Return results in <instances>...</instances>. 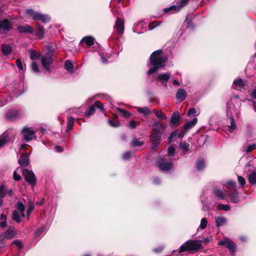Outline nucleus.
I'll return each mask as SVG.
<instances>
[{
  "mask_svg": "<svg viewBox=\"0 0 256 256\" xmlns=\"http://www.w3.org/2000/svg\"><path fill=\"white\" fill-rule=\"evenodd\" d=\"M44 228H41L36 231L34 234H35L36 236H39L41 234H42L44 232Z\"/></svg>",
  "mask_w": 256,
  "mask_h": 256,
  "instance_id": "nucleus-61",
  "label": "nucleus"
},
{
  "mask_svg": "<svg viewBox=\"0 0 256 256\" xmlns=\"http://www.w3.org/2000/svg\"><path fill=\"white\" fill-rule=\"evenodd\" d=\"M18 30L20 33H29L30 34H33L34 32L33 28L29 25L19 26L18 28Z\"/></svg>",
  "mask_w": 256,
  "mask_h": 256,
  "instance_id": "nucleus-17",
  "label": "nucleus"
},
{
  "mask_svg": "<svg viewBox=\"0 0 256 256\" xmlns=\"http://www.w3.org/2000/svg\"><path fill=\"white\" fill-rule=\"evenodd\" d=\"M108 124L112 127L117 128L120 125V123L118 122L116 123L114 122L111 120H109L108 121Z\"/></svg>",
  "mask_w": 256,
  "mask_h": 256,
  "instance_id": "nucleus-56",
  "label": "nucleus"
},
{
  "mask_svg": "<svg viewBox=\"0 0 256 256\" xmlns=\"http://www.w3.org/2000/svg\"><path fill=\"white\" fill-rule=\"evenodd\" d=\"M156 166L162 171H167L172 168V162H167L164 158H158L156 160Z\"/></svg>",
  "mask_w": 256,
  "mask_h": 256,
  "instance_id": "nucleus-12",
  "label": "nucleus"
},
{
  "mask_svg": "<svg viewBox=\"0 0 256 256\" xmlns=\"http://www.w3.org/2000/svg\"><path fill=\"white\" fill-rule=\"evenodd\" d=\"M156 24H155L153 22H152V23H150L149 24H148V28L150 30H152V29H154L155 27H156V26H158L160 22H156Z\"/></svg>",
  "mask_w": 256,
  "mask_h": 256,
  "instance_id": "nucleus-59",
  "label": "nucleus"
},
{
  "mask_svg": "<svg viewBox=\"0 0 256 256\" xmlns=\"http://www.w3.org/2000/svg\"><path fill=\"white\" fill-rule=\"evenodd\" d=\"M196 110L194 108H190L189 109L187 112V115L188 116H194L196 114Z\"/></svg>",
  "mask_w": 256,
  "mask_h": 256,
  "instance_id": "nucleus-57",
  "label": "nucleus"
},
{
  "mask_svg": "<svg viewBox=\"0 0 256 256\" xmlns=\"http://www.w3.org/2000/svg\"><path fill=\"white\" fill-rule=\"evenodd\" d=\"M216 225L217 227H220L224 226L227 220L224 216H218L216 218Z\"/></svg>",
  "mask_w": 256,
  "mask_h": 256,
  "instance_id": "nucleus-24",
  "label": "nucleus"
},
{
  "mask_svg": "<svg viewBox=\"0 0 256 256\" xmlns=\"http://www.w3.org/2000/svg\"><path fill=\"white\" fill-rule=\"evenodd\" d=\"M198 122V118H194L192 120L187 122L178 132L177 130V137L182 138L189 130L194 128Z\"/></svg>",
  "mask_w": 256,
  "mask_h": 256,
  "instance_id": "nucleus-5",
  "label": "nucleus"
},
{
  "mask_svg": "<svg viewBox=\"0 0 256 256\" xmlns=\"http://www.w3.org/2000/svg\"><path fill=\"white\" fill-rule=\"evenodd\" d=\"M190 0H180L177 2V12L187 4Z\"/></svg>",
  "mask_w": 256,
  "mask_h": 256,
  "instance_id": "nucleus-42",
  "label": "nucleus"
},
{
  "mask_svg": "<svg viewBox=\"0 0 256 256\" xmlns=\"http://www.w3.org/2000/svg\"><path fill=\"white\" fill-rule=\"evenodd\" d=\"M228 116L230 121V125L228 126V132H232L234 130L236 129V124L234 116Z\"/></svg>",
  "mask_w": 256,
  "mask_h": 256,
  "instance_id": "nucleus-21",
  "label": "nucleus"
},
{
  "mask_svg": "<svg viewBox=\"0 0 256 256\" xmlns=\"http://www.w3.org/2000/svg\"><path fill=\"white\" fill-rule=\"evenodd\" d=\"M238 180L241 186H244L246 184V180L242 176H238Z\"/></svg>",
  "mask_w": 256,
  "mask_h": 256,
  "instance_id": "nucleus-53",
  "label": "nucleus"
},
{
  "mask_svg": "<svg viewBox=\"0 0 256 256\" xmlns=\"http://www.w3.org/2000/svg\"><path fill=\"white\" fill-rule=\"evenodd\" d=\"M250 94L252 98H256V88L252 89Z\"/></svg>",
  "mask_w": 256,
  "mask_h": 256,
  "instance_id": "nucleus-64",
  "label": "nucleus"
},
{
  "mask_svg": "<svg viewBox=\"0 0 256 256\" xmlns=\"http://www.w3.org/2000/svg\"><path fill=\"white\" fill-rule=\"evenodd\" d=\"M8 141V134L6 132L0 136V148L4 146Z\"/></svg>",
  "mask_w": 256,
  "mask_h": 256,
  "instance_id": "nucleus-28",
  "label": "nucleus"
},
{
  "mask_svg": "<svg viewBox=\"0 0 256 256\" xmlns=\"http://www.w3.org/2000/svg\"><path fill=\"white\" fill-rule=\"evenodd\" d=\"M19 115V112L17 110H9L6 114V117L8 119H14L17 118Z\"/></svg>",
  "mask_w": 256,
  "mask_h": 256,
  "instance_id": "nucleus-23",
  "label": "nucleus"
},
{
  "mask_svg": "<svg viewBox=\"0 0 256 256\" xmlns=\"http://www.w3.org/2000/svg\"><path fill=\"white\" fill-rule=\"evenodd\" d=\"M137 110L139 113L143 114L145 116H148L151 112L150 109L148 107H138Z\"/></svg>",
  "mask_w": 256,
  "mask_h": 256,
  "instance_id": "nucleus-35",
  "label": "nucleus"
},
{
  "mask_svg": "<svg viewBox=\"0 0 256 256\" xmlns=\"http://www.w3.org/2000/svg\"><path fill=\"white\" fill-rule=\"evenodd\" d=\"M175 124H176V112H174L172 114L170 122V125L172 126H174Z\"/></svg>",
  "mask_w": 256,
  "mask_h": 256,
  "instance_id": "nucleus-51",
  "label": "nucleus"
},
{
  "mask_svg": "<svg viewBox=\"0 0 256 256\" xmlns=\"http://www.w3.org/2000/svg\"><path fill=\"white\" fill-rule=\"evenodd\" d=\"M170 77L169 73L161 74L158 76V79L160 81H168Z\"/></svg>",
  "mask_w": 256,
  "mask_h": 256,
  "instance_id": "nucleus-39",
  "label": "nucleus"
},
{
  "mask_svg": "<svg viewBox=\"0 0 256 256\" xmlns=\"http://www.w3.org/2000/svg\"><path fill=\"white\" fill-rule=\"evenodd\" d=\"M234 193H229L228 196L230 198V201L234 203H238L239 202L238 194L236 190Z\"/></svg>",
  "mask_w": 256,
  "mask_h": 256,
  "instance_id": "nucleus-29",
  "label": "nucleus"
},
{
  "mask_svg": "<svg viewBox=\"0 0 256 256\" xmlns=\"http://www.w3.org/2000/svg\"><path fill=\"white\" fill-rule=\"evenodd\" d=\"M16 208L20 213V216H22V218H24L25 216V214H24L25 210V206L22 202H18L16 205Z\"/></svg>",
  "mask_w": 256,
  "mask_h": 256,
  "instance_id": "nucleus-25",
  "label": "nucleus"
},
{
  "mask_svg": "<svg viewBox=\"0 0 256 256\" xmlns=\"http://www.w3.org/2000/svg\"><path fill=\"white\" fill-rule=\"evenodd\" d=\"M1 50L4 55H8L12 52V48L9 44H4L2 45Z\"/></svg>",
  "mask_w": 256,
  "mask_h": 256,
  "instance_id": "nucleus-22",
  "label": "nucleus"
},
{
  "mask_svg": "<svg viewBox=\"0 0 256 256\" xmlns=\"http://www.w3.org/2000/svg\"><path fill=\"white\" fill-rule=\"evenodd\" d=\"M241 101L237 96H234L227 103V114L228 116L235 115L239 118L240 116Z\"/></svg>",
  "mask_w": 256,
  "mask_h": 256,
  "instance_id": "nucleus-3",
  "label": "nucleus"
},
{
  "mask_svg": "<svg viewBox=\"0 0 256 256\" xmlns=\"http://www.w3.org/2000/svg\"><path fill=\"white\" fill-rule=\"evenodd\" d=\"M22 172L24 176L25 180L30 184L33 186L36 184V178L32 170L23 169Z\"/></svg>",
  "mask_w": 256,
  "mask_h": 256,
  "instance_id": "nucleus-10",
  "label": "nucleus"
},
{
  "mask_svg": "<svg viewBox=\"0 0 256 256\" xmlns=\"http://www.w3.org/2000/svg\"><path fill=\"white\" fill-rule=\"evenodd\" d=\"M6 196V193L4 190V185H1L0 186V198L2 199Z\"/></svg>",
  "mask_w": 256,
  "mask_h": 256,
  "instance_id": "nucleus-55",
  "label": "nucleus"
},
{
  "mask_svg": "<svg viewBox=\"0 0 256 256\" xmlns=\"http://www.w3.org/2000/svg\"><path fill=\"white\" fill-rule=\"evenodd\" d=\"M16 234L14 228L13 227H10L8 230L6 232L4 236V238L6 239H11L13 238Z\"/></svg>",
  "mask_w": 256,
  "mask_h": 256,
  "instance_id": "nucleus-19",
  "label": "nucleus"
},
{
  "mask_svg": "<svg viewBox=\"0 0 256 256\" xmlns=\"http://www.w3.org/2000/svg\"><path fill=\"white\" fill-rule=\"evenodd\" d=\"M175 146L174 145L170 146L168 150V156H173L175 154Z\"/></svg>",
  "mask_w": 256,
  "mask_h": 256,
  "instance_id": "nucleus-46",
  "label": "nucleus"
},
{
  "mask_svg": "<svg viewBox=\"0 0 256 256\" xmlns=\"http://www.w3.org/2000/svg\"><path fill=\"white\" fill-rule=\"evenodd\" d=\"M34 205L32 203L30 204L28 206V208L27 210V218H28V219L29 218L30 215V213L32 212V211L34 210Z\"/></svg>",
  "mask_w": 256,
  "mask_h": 256,
  "instance_id": "nucleus-52",
  "label": "nucleus"
},
{
  "mask_svg": "<svg viewBox=\"0 0 256 256\" xmlns=\"http://www.w3.org/2000/svg\"><path fill=\"white\" fill-rule=\"evenodd\" d=\"M189 147L190 145L188 144L185 142H181L180 144L179 148L182 150L183 154H186L188 152Z\"/></svg>",
  "mask_w": 256,
  "mask_h": 256,
  "instance_id": "nucleus-27",
  "label": "nucleus"
},
{
  "mask_svg": "<svg viewBox=\"0 0 256 256\" xmlns=\"http://www.w3.org/2000/svg\"><path fill=\"white\" fill-rule=\"evenodd\" d=\"M164 12H169L174 13L175 11H176V6L172 5L169 8H165L164 9Z\"/></svg>",
  "mask_w": 256,
  "mask_h": 256,
  "instance_id": "nucleus-50",
  "label": "nucleus"
},
{
  "mask_svg": "<svg viewBox=\"0 0 256 256\" xmlns=\"http://www.w3.org/2000/svg\"><path fill=\"white\" fill-rule=\"evenodd\" d=\"M217 208L218 210L228 211L230 210V206L228 204H219L217 206Z\"/></svg>",
  "mask_w": 256,
  "mask_h": 256,
  "instance_id": "nucleus-49",
  "label": "nucleus"
},
{
  "mask_svg": "<svg viewBox=\"0 0 256 256\" xmlns=\"http://www.w3.org/2000/svg\"><path fill=\"white\" fill-rule=\"evenodd\" d=\"M224 185L226 186V188L230 190L236 191V185L234 182L229 180L226 182Z\"/></svg>",
  "mask_w": 256,
  "mask_h": 256,
  "instance_id": "nucleus-37",
  "label": "nucleus"
},
{
  "mask_svg": "<svg viewBox=\"0 0 256 256\" xmlns=\"http://www.w3.org/2000/svg\"><path fill=\"white\" fill-rule=\"evenodd\" d=\"M26 13L35 20H40L44 23H46L50 20V17L48 15L36 12L32 9L26 10Z\"/></svg>",
  "mask_w": 256,
  "mask_h": 256,
  "instance_id": "nucleus-7",
  "label": "nucleus"
},
{
  "mask_svg": "<svg viewBox=\"0 0 256 256\" xmlns=\"http://www.w3.org/2000/svg\"><path fill=\"white\" fill-rule=\"evenodd\" d=\"M202 248V241L199 240H190L184 242L179 248L178 253L188 252L194 254Z\"/></svg>",
  "mask_w": 256,
  "mask_h": 256,
  "instance_id": "nucleus-4",
  "label": "nucleus"
},
{
  "mask_svg": "<svg viewBox=\"0 0 256 256\" xmlns=\"http://www.w3.org/2000/svg\"><path fill=\"white\" fill-rule=\"evenodd\" d=\"M12 28V23L8 20H0V33H4L11 30Z\"/></svg>",
  "mask_w": 256,
  "mask_h": 256,
  "instance_id": "nucleus-13",
  "label": "nucleus"
},
{
  "mask_svg": "<svg viewBox=\"0 0 256 256\" xmlns=\"http://www.w3.org/2000/svg\"><path fill=\"white\" fill-rule=\"evenodd\" d=\"M22 216H20V213L18 214V212L17 210H14L12 212V218L13 220L16 221L18 223H20L21 222V218Z\"/></svg>",
  "mask_w": 256,
  "mask_h": 256,
  "instance_id": "nucleus-33",
  "label": "nucleus"
},
{
  "mask_svg": "<svg viewBox=\"0 0 256 256\" xmlns=\"http://www.w3.org/2000/svg\"><path fill=\"white\" fill-rule=\"evenodd\" d=\"M189 16L190 15H188L186 17V18L184 22V24L186 25V28H188L190 24V23L192 21L190 18H189Z\"/></svg>",
  "mask_w": 256,
  "mask_h": 256,
  "instance_id": "nucleus-60",
  "label": "nucleus"
},
{
  "mask_svg": "<svg viewBox=\"0 0 256 256\" xmlns=\"http://www.w3.org/2000/svg\"><path fill=\"white\" fill-rule=\"evenodd\" d=\"M205 167V162L204 160L200 159L197 161L196 163V168L199 171L202 170Z\"/></svg>",
  "mask_w": 256,
  "mask_h": 256,
  "instance_id": "nucleus-38",
  "label": "nucleus"
},
{
  "mask_svg": "<svg viewBox=\"0 0 256 256\" xmlns=\"http://www.w3.org/2000/svg\"><path fill=\"white\" fill-rule=\"evenodd\" d=\"M218 244L220 246H225L229 250L230 254L232 256H235V252L236 250V244L230 240V239L226 238L220 240Z\"/></svg>",
  "mask_w": 256,
  "mask_h": 256,
  "instance_id": "nucleus-9",
  "label": "nucleus"
},
{
  "mask_svg": "<svg viewBox=\"0 0 256 256\" xmlns=\"http://www.w3.org/2000/svg\"><path fill=\"white\" fill-rule=\"evenodd\" d=\"M256 149V144H253L249 145L244 150L246 153H249Z\"/></svg>",
  "mask_w": 256,
  "mask_h": 256,
  "instance_id": "nucleus-45",
  "label": "nucleus"
},
{
  "mask_svg": "<svg viewBox=\"0 0 256 256\" xmlns=\"http://www.w3.org/2000/svg\"><path fill=\"white\" fill-rule=\"evenodd\" d=\"M248 180L251 184H256V172L253 171L249 174Z\"/></svg>",
  "mask_w": 256,
  "mask_h": 256,
  "instance_id": "nucleus-30",
  "label": "nucleus"
},
{
  "mask_svg": "<svg viewBox=\"0 0 256 256\" xmlns=\"http://www.w3.org/2000/svg\"><path fill=\"white\" fill-rule=\"evenodd\" d=\"M16 66L19 70H24V67L22 64V62L20 59H18L16 61Z\"/></svg>",
  "mask_w": 256,
  "mask_h": 256,
  "instance_id": "nucleus-58",
  "label": "nucleus"
},
{
  "mask_svg": "<svg viewBox=\"0 0 256 256\" xmlns=\"http://www.w3.org/2000/svg\"><path fill=\"white\" fill-rule=\"evenodd\" d=\"M13 177L14 179L16 180H20L21 178L20 175L18 174L16 171L14 172Z\"/></svg>",
  "mask_w": 256,
  "mask_h": 256,
  "instance_id": "nucleus-63",
  "label": "nucleus"
},
{
  "mask_svg": "<svg viewBox=\"0 0 256 256\" xmlns=\"http://www.w3.org/2000/svg\"><path fill=\"white\" fill-rule=\"evenodd\" d=\"M198 122V118H194L192 120L187 122L178 132L177 130V137L182 138L189 130L194 128Z\"/></svg>",
  "mask_w": 256,
  "mask_h": 256,
  "instance_id": "nucleus-6",
  "label": "nucleus"
},
{
  "mask_svg": "<svg viewBox=\"0 0 256 256\" xmlns=\"http://www.w3.org/2000/svg\"><path fill=\"white\" fill-rule=\"evenodd\" d=\"M0 228H4L6 226V216L4 214H0Z\"/></svg>",
  "mask_w": 256,
  "mask_h": 256,
  "instance_id": "nucleus-40",
  "label": "nucleus"
},
{
  "mask_svg": "<svg viewBox=\"0 0 256 256\" xmlns=\"http://www.w3.org/2000/svg\"><path fill=\"white\" fill-rule=\"evenodd\" d=\"M32 70L35 72H38V67L37 64L36 62H32Z\"/></svg>",
  "mask_w": 256,
  "mask_h": 256,
  "instance_id": "nucleus-62",
  "label": "nucleus"
},
{
  "mask_svg": "<svg viewBox=\"0 0 256 256\" xmlns=\"http://www.w3.org/2000/svg\"><path fill=\"white\" fill-rule=\"evenodd\" d=\"M74 122V118L72 116L68 118V122L67 125V130H70L72 129Z\"/></svg>",
  "mask_w": 256,
  "mask_h": 256,
  "instance_id": "nucleus-44",
  "label": "nucleus"
},
{
  "mask_svg": "<svg viewBox=\"0 0 256 256\" xmlns=\"http://www.w3.org/2000/svg\"><path fill=\"white\" fill-rule=\"evenodd\" d=\"M176 136V130H174L170 134V135L168 136V144L172 142L173 140L172 138Z\"/></svg>",
  "mask_w": 256,
  "mask_h": 256,
  "instance_id": "nucleus-54",
  "label": "nucleus"
},
{
  "mask_svg": "<svg viewBox=\"0 0 256 256\" xmlns=\"http://www.w3.org/2000/svg\"><path fill=\"white\" fill-rule=\"evenodd\" d=\"M143 144L144 142H142L140 141L136 138H134L131 142L132 146L134 147L141 146Z\"/></svg>",
  "mask_w": 256,
  "mask_h": 256,
  "instance_id": "nucleus-48",
  "label": "nucleus"
},
{
  "mask_svg": "<svg viewBox=\"0 0 256 256\" xmlns=\"http://www.w3.org/2000/svg\"><path fill=\"white\" fill-rule=\"evenodd\" d=\"M44 34V30L42 26H40V24L37 25V28L36 30V36L40 38H43Z\"/></svg>",
  "mask_w": 256,
  "mask_h": 256,
  "instance_id": "nucleus-32",
  "label": "nucleus"
},
{
  "mask_svg": "<svg viewBox=\"0 0 256 256\" xmlns=\"http://www.w3.org/2000/svg\"><path fill=\"white\" fill-rule=\"evenodd\" d=\"M139 124L140 122H138L135 120H132L129 122L127 126L131 129H134L136 128Z\"/></svg>",
  "mask_w": 256,
  "mask_h": 256,
  "instance_id": "nucleus-47",
  "label": "nucleus"
},
{
  "mask_svg": "<svg viewBox=\"0 0 256 256\" xmlns=\"http://www.w3.org/2000/svg\"><path fill=\"white\" fill-rule=\"evenodd\" d=\"M233 85L234 88L238 90H242L244 86V84L242 78H238L234 80Z\"/></svg>",
  "mask_w": 256,
  "mask_h": 256,
  "instance_id": "nucleus-20",
  "label": "nucleus"
},
{
  "mask_svg": "<svg viewBox=\"0 0 256 256\" xmlns=\"http://www.w3.org/2000/svg\"><path fill=\"white\" fill-rule=\"evenodd\" d=\"M18 164L23 167H26L29 164L28 156L26 153L24 154L18 160Z\"/></svg>",
  "mask_w": 256,
  "mask_h": 256,
  "instance_id": "nucleus-18",
  "label": "nucleus"
},
{
  "mask_svg": "<svg viewBox=\"0 0 256 256\" xmlns=\"http://www.w3.org/2000/svg\"><path fill=\"white\" fill-rule=\"evenodd\" d=\"M66 69L70 73L74 72V66L70 60H66L64 63Z\"/></svg>",
  "mask_w": 256,
  "mask_h": 256,
  "instance_id": "nucleus-36",
  "label": "nucleus"
},
{
  "mask_svg": "<svg viewBox=\"0 0 256 256\" xmlns=\"http://www.w3.org/2000/svg\"><path fill=\"white\" fill-rule=\"evenodd\" d=\"M153 127L150 135V141L152 143L151 148L156 150L158 147L160 142L161 134L166 130V126L158 122L154 124Z\"/></svg>",
  "mask_w": 256,
  "mask_h": 256,
  "instance_id": "nucleus-2",
  "label": "nucleus"
},
{
  "mask_svg": "<svg viewBox=\"0 0 256 256\" xmlns=\"http://www.w3.org/2000/svg\"><path fill=\"white\" fill-rule=\"evenodd\" d=\"M115 28L119 34H122L124 31V22L121 18H118L116 24Z\"/></svg>",
  "mask_w": 256,
  "mask_h": 256,
  "instance_id": "nucleus-16",
  "label": "nucleus"
},
{
  "mask_svg": "<svg viewBox=\"0 0 256 256\" xmlns=\"http://www.w3.org/2000/svg\"><path fill=\"white\" fill-rule=\"evenodd\" d=\"M54 51L49 50L41 57L40 61L42 64L48 71L50 70V66L54 61Z\"/></svg>",
  "mask_w": 256,
  "mask_h": 256,
  "instance_id": "nucleus-8",
  "label": "nucleus"
},
{
  "mask_svg": "<svg viewBox=\"0 0 256 256\" xmlns=\"http://www.w3.org/2000/svg\"><path fill=\"white\" fill-rule=\"evenodd\" d=\"M166 58L162 55V52L159 50L154 52L150 56L148 66H151L147 72V74L150 75L156 72L158 69L164 66L166 61Z\"/></svg>",
  "mask_w": 256,
  "mask_h": 256,
  "instance_id": "nucleus-1",
  "label": "nucleus"
},
{
  "mask_svg": "<svg viewBox=\"0 0 256 256\" xmlns=\"http://www.w3.org/2000/svg\"><path fill=\"white\" fill-rule=\"evenodd\" d=\"M208 224V220L206 218H202L200 220V225L198 228V230H204L207 226Z\"/></svg>",
  "mask_w": 256,
  "mask_h": 256,
  "instance_id": "nucleus-41",
  "label": "nucleus"
},
{
  "mask_svg": "<svg viewBox=\"0 0 256 256\" xmlns=\"http://www.w3.org/2000/svg\"><path fill=\"white\" fill-rule=\"evenodd\" d=\"M188 96L186 91L184 88L177 90V102H181L185 100Z\"/></svg>",
  "mask_w": 256,
  "mask_h": 256,
  "instance_id": "nucleus-15",
  "label": "nucleus"
},
{
  "mask_svg": "<svg viewBox=\"0 0 256 256\" xmlns=\"http://www.w3.org/2000/svg\"><path fill=\"white\" fill-rule=\"evenodd\" d=\"M214 194L219 200H224L225 198V194L220 189L214 188Z\"/></svg>",
  "mask_w": 256,
  "mask_h": 256,
  "instance_id": "nucleus-26",
  "label": "nucleus"
},
{
  "mask_svg": "<svg viewBox=\"0 0 256 256\" xmlns=\"http://www.w3.org/2000/svg\"><path fill=\"white\" fill-rule=\"evenodd\" d=\"M116 110L121 114L122 116L124 118H128L132 116V114L130 112L124 108H117Z\"/></svg>",
  "mask_w": 256,
  "mask_h": 256,
  "instance_id": "nucleus-34",
  "label": "nucleus"
},
{
  "mask_svg": "<svg viewBox=\"0 0 256 256\" xmlns=\"http://www.w3.org/2000/svg\"><path fill=\"white\" fill-rule=\"evenodd\" d=\"M94 38L91 36H86L84 37L81 40V42L84 41L86 44L88 46H92L94 44Z\"/></svg>",
  "mask_w": 256,
  "mask_h": 256,
  "instance_id": "nucleus-31",
  "label": "nucleus"
},
{
  "mask_svg": "<svg viewBox=\"0 0 256 256\" xmlns=\"http://www.w3.org/2000/svg\"><path fill=\"white\" fill-rule=\"evenodd\" d=\"M96 107L99 108L101 111L104 110L103 104L98 100H96L94 105L92 106L85 113L84 116H89L93 114L95 112V108Z\"/></svg>",
  "mask_w": 256,
  "mask_h": 256,
  "instance_id": "nucleus-14",
  "label": "nucleus"
},
{
  "mask_svg": "<svg viewBox=\"0 0 256 256\" xmlns=\"http://www.w3.org/2000/svg\"><path fill=\"white\" fill-rule=\"evenodd\" d=\"M22 138L26 142L32 140L35 137V131L32 128L25 127L22 130Z\"/></svg>",
  "mask_w": 256,
  "mask_h": 256,
  "instance_id": "nucleus-11",
  "label": "nucleus"
},
{
  "mask_svg": "<svg viewBox=\"0 0 256 256\" xmlns=\"http://www.w3.org/2000/svg\"><path fill=\"white\" fill-rule=\"evenodd\" d=\"M153 112L155 114L156 117L160 120H164L166 118V115L162 111L154 110Z\"/></svg>",
  "mask_w": 256,
  "mask_h": 256,
  "instance_id": "nucleus-43",
  "label": "nucleus"
}]
</instances>
